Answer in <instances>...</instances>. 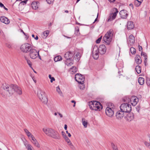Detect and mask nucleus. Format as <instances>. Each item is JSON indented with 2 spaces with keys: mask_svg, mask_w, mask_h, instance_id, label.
Returning <instances> with one entry per match:
<instances>
[{
  "mask_svg": "<svg viewBox=\"0 0 150 150\" xmlns=\"http://www.w3.org/2000/svg\"><path fill=\"white\" fill-rule=\"evenodd\" d=\"M49 78L51 79L50 82L52 83L53 81L55 80V79L54 77H52L51 75L50 74L49 75Z\"/></svg>",
  "mask_w": 150,
  "mask_h": 150,
  "instance_id": "obj_43",
  "label": "nucleus"
},
{
  "mask_svg": "<svg viewBox=\"0 0 150 150\" xmlns=\"http://www.w3.org/2000/svg\"><path fill=\"white\" fill-rule=\"evenodd\" d=\"M127 11L125 10H122L119 12L120 17L123 19L126 18L127 17L128 14Z\"/></svg>",
  "mask_w": 150,
  "mask_h": 150,
  "instance_id": "obj_13",
  "label": "nucleus"
},
{
  "mask_svg": "<svg viewBox=\"0 0 150 150\" xmlns=\"http://www.w3.org/2000/svg\"><path fill=\"white\" fill-rule=\"evenodd\" d=\"M85 119L84 118H82V124L83 125L84 127L85 128H86L87 127V124H88V122L85 121Z\"/></svg>",
  "mask_w": 150,
  "mask_h": 150,
  "instance_id": "obj_36",
  "label": "nucleus"
},
{
  "mask_svg": "<svg viewBox=\"0 0 150 150\" xmlns=\"http://www.w3.org/2000/svg\"><path fill=\"white\" fill-rule=\"evenodd\" d=\"M4 8L6 11H8V9L7 8H6L4 6L3 7Z\"/></svg>",
  "mask_w": 150,
  "mask_h": 150,
  "instance_id": "obj_64",
  "label": "nucleus"
},
{
  "mask_svg": "<svg viewBox=\"0 0 150 150\" xmlns=\"http://www.w3.org/2000/svg\"><path fill=\"white\" fill-rule=\"evenodd\" d=\"M75 79L76 81L79 83L81 84L84 83L85 78L81 74H77L75 75Z\"/></svg>",
  "mask_w": 150,
  "mask_h": 150,
  "instance_id": "obj_6",
  "label": "nucleus"
},
{
  "mask_svg": "<svg viewBox=\"0 0 150 150\" xmlns=\"http://www.w3.org/2000/svg\"><path fill=\"white\" fill-rule=\"evenodd\" d=\"M124 112L121 110L118 111L116 113V116L118 119H121L124 116Z\"/></svg>",
  "mask_w": 150,
  "mask_h": 150,
  "instance_id": "obj_15",
  "label": "nucleus"
},
{
  "mask_svg": "<svg viewBox=\"0 0 150 150\" xmlns=\"http://www.w3.org/2000/svg\"><path fill=\"white\" fill-rule=\"evenodd\" d=\"M147 62V57H146L144 58V64H145V66H147L148 64Z\"/></svg>",
  "mask_w": 150,
  "mask_h": 150,
  "instance_id": "obj_48",
  "label": "nucleus"
},
{
  "mask_svg": "<svg viewBox=\"0 0 150 150\" xmlns=\"http://www.w3.org/2000/svg\"><path fill=\"white\" fill-rule=\"evenodd\" d=\"M135 60L136 63L138 64H141L142 62V60L140 56L139 55H137L135 57Z\"/></svg>",
  "mask_w": 150,
  "mask_h": 150,
  "instance_id": "obj_20",
  "label": "nucleus"
},
{
  "mask_svg": "<svg viewBox=\"0 0 150 150\" xmlns=\"http://www.w3.org/2000/svg\"><path fill=\"white\" fill-rule=\"evenodd\" d=\"M46 1L47 2V3L49 4H51L52 2V1L50 0H46Z\"/></svg>",
  "mask_w": 150,
  "mask_h": 150,
  "instance_id": "obj_51",
  "label": "nucleus"
},
{
  "mask_svg": "<svg viewBox=\"0 0 150 150\" xmlns=\"http://www.w3.org/2000/svg\"><path fill=\"white\" fill-rule=\"evenodd\" d=\"M138 81L140 85H143L144 83V79L142 77H139L138 79Z\"/></svg>",
  "mask_w": 150,
  "mask_h": 150,
  "instance_id": "obj_28",
  "label": "nucleus"
},
{
  "mask_svg": "<svg viewBox=\"0 0 150 150\" xmlns=\"http://www.w3.org/2000/svg\"><path fill=\"white\" fill-rule=\"evenodd\" d=\"M56 91L60 95L62 96V93L59 87L58 86L56 88Z\"/></svg>",
  "mask_w": 150,
  "mask_h": 150,
  "instance_id": "obj_39",
  "label": "nucleus"
},
{
  "mask_svg": "<svg viewBox=\"0 0 150 150\" xmlns=\"http://www.w3.org/2000/svg\"><path fill=\"white\" fill-rule=\"evenodd\" d=\"M115 109L112 107H107L105 109V113L109 117H112L114 115Z\"/></svg>",
  "mask_w": 150,
  "mask_h": 150,
  "instance_id": "obj_7",
  "label": "nucleus"
},
{
  "mask_svg": "<svg viewBox=\"0 0 150 150\" xmlns=\"http://www.w3.org/2000/svg\"><path fill=\"white\" fill-rule=\"evenodd\" d=\"M28 0H25L23 1H22L20 2V3H25V4H26L27 3V2L28 1Z\"/></svg>",
  "mask_w": 150,
  "mask_h": 150,
  "instance_id": "obj_50",
  "label": "nucleus"
},
{
  "mask_svg": "<svg viewBox=\"0 0 150 150\" xmlns=\"http://www.w3.org/2000/svg\"><path fill=\"white\" fill-rule=\"evenodd\" d=\"M109 107H113L115 109V108L114 106V105L113 104H111V106H109Z\"/></svg>",
  "mask_w": 150,
  "mask_h": 150,
  "instance_id": "obj_61",
  "label": "nucleus"
},
{
  "mask_svg": "<svg viewBox=\"0 0 150 150\" xmlns=\"http://www.w3.org/2000/svg\"><path fill=\"white\" fill-rule=\"evenodd\" d=\"M88 105L92 110L99 111L102 109V106L100 102L96 101H91L88 103Z\"/></svg>",
  "mask_w": 150,
  "mask_h": 150,
  "instance_id": "obj_3",
  "label": "nucleus"
},
{
  "mask_svg": "<svg viewBox=\"0 0 150 150\" xmlns=\"http://www.w3.org/2000/svg\"><path fill=\"white\" fill-rule=\"evenodd\" d=\"M120 108L121 110L124 112H129L132 110L131 105L127 103L122 104Z\"/></svg>",
  "mask_w": 150,
  "mask_h": 150,
  "instance_id": "obj_5",
  "label": "nucleus"
},
{
  "mask_svg": "<svg viewBox=\"0 0 150 150\" xmlns=\"http://www.w3.org/2000/svg\"><path fill=\"white\" fill-rule=\"evenodd\" d=\"M49 33V31L47 30L45 32H44L43 33L44 36H45L46 37H47Z\"/></svg>",
  "mask_w": 150,
  "mask_h": 150,
  "instance_id": "obj_45",
  "label": "nucleus"
},
{
  "mask_svg": "<svg viewBox=\"0 0 150 150\" xmlns=\"http://www.w3.org/2000/svg\"><path fill=\"white\" fill-rule=\"evenodd\" d=\"M147 83L148 86H150V81L146 82Z\"/></svg>",
  "mask_w": 150,
  "mask_h": 150,
  "instance_id": "obj_60",
  "label": "nucleus"
},
{
  "mask_svg": "<svg viewBox=\"0 0 150 150\" xmlns=\"http://www.w3.org/2000/svg\"><path fill=\"white\" fill-rule=\"evenodd\" d=\"M32 142L33 144L36 147L38 148L40 147V145L38 142V141L36 140V139H35V137L34 136H32Z\"/></svg>",
  "mask_w": 150,
  "mask_h": 150,
  "instance_id": "obj_18",
  "label": "nucleus"
},
{
  "mask_svg": "<svg viewBox=\"0 0 150 150\" xmlns=\"http://www.w3.org/2000/svg\"><path fill=\"white\" fill-rule=\"evenodd\" d=\"M144 144L147 147H149V146H150V142L149 143L145 141L144 142Z\"/></svg>",
  "mask_w": 150,
  "mask_h": 150,
  "instance_id": "obj_46",
  "label": "nucleus"
},
{
  "mask_svg": "<svg viewBox=\"0 0 150 150\" xmlns=\"http://www.w3.org/2000/svg\"><path fill=\"white\" fill-rule=\"evenodd\" d=\"M113 33V30L110 29L106 33L103 37V40L106 45H109L110 44L112 39Z\"/></svg>",
  "mask_w": 150,
  "mask_h": 150,
  "instance_id": "obj_4",
  "label": "nucleus"
},
{
  "mask_svg": "<svg viewBox=\"0 0 150 150\" xmlns=\"http://www.w3.org/2000/svg\"><path fill=\"white\" fill-rule=\"evenodd\" d=\"M134 37L131 34L129 37L128 40H127V43L129 46H132L134 43Z\"/></svg>",
  "mask_w": 150,
  "mask_h": 150,
  "instance_id": "obj_11",
  "label": "nucleus"
},
{
  "mask_svg": "<svg viewBox=\"0 0 150 150\" xmlns=\"http://www.w3.org/2000/svg\"><path fill=\"white\" fill-rule=\"evenodd\" d=\"M64 128L65 130H66L67 128V125H64Z\"/></svg>",
  "mask_w": 150,
  "mask_h": 150,
  "instance_id": "obj_62",
  "label": "nucleus"
},
{
  "mask_svg": "<svg viewBox=\"0 0 150 150\" xmlns=\"http://www.w3.org/2000/svg\"><path fill=\"white\" fill-rule=\"evenodd\" d=\"M111 146L113 150H117L118 149L117 146H115L113 143L111 144Z\"/></svg>",
  "mask_w": 150,
  "mask_h": 150,
  "instance_id": "obj_42",
  "label": "nucleus"
},
{
  "mask_svg": "<svg viewBox=\"0 0 150 150\" xmlns=\"http://www.w3.org/2000/svg\"><path fill=\"white\" fill-rule=\"evenodd\" d=\"M141 3L142 2H141V1H139V0H135L134 1L135 5L137 7L139 6Z\"/></svg>",
  "mask_w": 150,
  "mask_h": 150,
  "instance_id": "obj_38",
  "label": "nucleus"
},
{
  "mask_svg": "<svg viewBox=\"0 0 150 150\" xmlns=\"http://www.w3.org/2000/svg\"><path fill=\"white\" fill-rule=\"evenodd\" d=\"M69 71L72 72V74H73L76 72L77 71V69L76 67L73 66L70 69Z\"/></svg>",
  "mask_w": 150,
  "mask_h": 150,
  "instance_id": "obj_31",
  "label": "nucleus"
},
{
  "mask_svg": "<svg viewBox=\"0 0 150 150\" xmlns=\"http://www.w3.org/2000/svg\"><path fill=\"white\" fill-rule=\"evenodd\" d=\"M81 54L79 52H77L76 54L74 56V58L77 61H79L81 57Z\"/></svg>",
  "mask_w": 150,
  "mask_h": 150,
  "instance_id": "obj_25",
  "label": "nucleus"
},
{
  "mask_svg": "<svg viewBox=\"0 0 150 150\" xmlns=\"http://www.w3.org/2000/svg\"><path fill=\"white\" fill-rule=\"evenodd\" d=\"M126 118L128 121H131L133 120L134 118V115L132 113H129L127 116Z\"/></svg>",
  "mask_w": 150,
  "mask_h": 150,
  "instance_id": "obj_21",
  "label": "nucleus"
},
{
  "mask_svg": "<svg viewBox=\"0 0 150 150\" xmlns=\"http://www.w3.org/2000/svg\"><path fill=\"white\" fill-rule=\"evenodd\" d=\"M75 34L76 35H79V28L78 26H76L75 27Z\"/></svg>",
  "mask_w": 150,
  "mask_h": 150,
  "instance_id": "obj_35",
  "label": "nucleus"
},
{
  "mask_svg": "<svg viewBox=\"0 0 150 150\" xmlns=\"http://www.w3.org/2000/svg\"><path fill=\"white\" fill-rule=\"evenodd\" d=\"M64 138L65 139L66 142L69 144V145H71L72 147H73V145L72 144L69 139L67 137L66 135H64Z\"/></svg>",
  "mask_w": 150,
  "mask_h": 150,
  "instance_id": "obj_29",
  "label": "nucleus"
},
{
  "mask_svg": "<svg viewBox=\"0 0 150 150\" xmlns=\"http://www.w3.org/2000/svg\"><path fill=\"white\" fill-rule=\"evenodd\" d=\"M33 47H20L21 51L23 53H27L29 52L30 48Z\"/></svg>",
  "mask_w": 150,
  "mask_h": 150,
  "instance_id": "obj_26",
  "label": "nucleus"
},
{
  "mask_svg": "<svg viewBox=\"0 0 150 150\" xmlns=\"http://www.w3.org/2000/svg\"><path fill=\"white\" fill-rule=\"evenodd\" d=\"M0 21L6 24H8L10 23L9 20L4 16H1L0 17Z\"/></svg>",
  "mask_w": 150,
  "mask_h": 150,
  "instance_id": "obj_16",
  "label": "nucleus"
},
{
  "mask_svg": "<svg viewBox=\"0 0 150 150\" xmlns=\"http://www.w3.org/2000/svg\"><path fill=\"white\" fill-rule=\"evenodd\" d=\"M108 1L110 3H113L116 1V0H108Z\"/></svg>",
  "mask_w": 150,
  "mask_h": 150,
  "instance_id": "obj_56",
  "label": "nucleus"
},
{
  "mask_svg": "<svg viewBox=\"0 0 150 150\" xmlns=\"http://www.w3.org/2000/svg\"><path fill=\"white\" fill-rule=\"evenodd\" d=\"M24 131L27 136L28 137H30L32 138V136H33L30 132L29 131L26 129H24Z\"/></svg>",
  "mask_w": 150,
  "mask_h": 150,
  "instance_id": "obj_30",
  "label": "nucleus"
},
{
  "mask_svg": "<svg viewBox=\"0 0 150 150\" xmlns=\"http://www.w3.org/2000/svg\"><path fill=\"white\" fill-rule=\"evenodd\" d=\"M66 132L68 134V136L69 137H70L71 136V134L70 133H69L67 131H66Z\"/></svg>",
  "mask_w": 150,
  "mask_h": 150,
  "instance_id": "obj_53",
  "label": "nucleus"
},
{
  "mask_svg": "<svg viewBox=\"0 0 150 150\" xmlns=\"http://www.w3.org/2000/svg\"><path fill=\"white\" fill-rule=\"evenodd\" d=\"M0 6L1 7H3L4 6V5L1 2H0Z\"/></svg>",
  "mask_w": 150,
  "mask_h": 150,
  "instance_id": "obj_57",
  "label": "nucleus"
},
{
  "mask_svg": "<svg viewBox=\"0 0 150 150\" xmlns=\"http://www.w3.org/2000/svg\"><path fill=\"white\" fill-rule=\"evenodd\" d=\"M38 96L40 99H42L45 96L44 93L41 89H39L38 90Z\"/></svg>",
  "mask_w": 150,
  "mask_h": 150,
  "instance_id": "obj_17",
  "label": "nucleus"
},
{
  "mask_svg": "<svg viewBox=\"0 0 150 150\" xmlns=\"http://www.w3.org/2000/svg\"><path fill=\"white\" fill-rule=\"evenodd\" d=\"M98 17V13L97 14L96 18L95 19L94 21L93 22V23H94L95 22H96L97 21Z\"/></svg>",
  "mask_w": 150,
  "mask_h": 150,
  "instance_id": "obj_54",
  "label": "nucleus"
},
{
  "mask_svg": "<svg viewBox=\"0 0 150 150\" xmlns=\"http://www.w3.org/2000/svg\"><path fill=\"white\" fill-rule=\"evenodd\" d=\"M135 70L137 74H139L141 72V67L139 66L138 65L136 66L135 68Z\"/></svg>",
  "mask_w": 150,
  "mask_h": 150,
  "instance_id": "obj_32",
  "label": "nucleus"
},
{
  "mask_svg": "<svg viewBox=\"0 0 150 150\" xmlns=\"http://www.w3.org/2000/svg\"><path fill=\"white\" fill-rule=\"evenodd\" d=\"M75 52L69 51L66 53L64 55L65 58L66 59L65 63L67 66H70L72 65L73 63L71 61V59L73 57L74 54H75Z\"/></svg>",
  "mask_w": 150,
  "mask_h": 150,
  "instance_id": "obj_2",
  "label": "nucleus"
},
{
  "mask_svg": "<svg viewBox=\"0 0 150 150\" xmlns=\"http://www.w3.org/2000/svg\"><path fill=\"white\" fill-rule=\"evenodd\" d=\"M52 134L53 135V137H51L53 138L58 139H60V137L57 131L54 130Z\"/></svg>",
  "mask_w": 150,
  "mask_h": 150,
  "instance_id": "obj_19",
  "label": "nucleus"
},
{
  "mask_svg": "<svg viewBox=\"0 0 150 150\" xmlns=\"http://www.w3.org/2000/svg\"><path fill=\"white\" fill-rule=\"evenodd\" d=\"M3 88L4 90L6 91V94H5L4 92L0 91V93L3 97H5L7 96H9L12 95L16 92L19 95L22 93L21 89L16 85L11 84L10 85L6 84L3 85Z\"/></svg>",
  "mask_w": 150,
  "mask_h": 150,
  "instance_id": "obj_1",
  "label": "nucleus"
},
{
  "mask_svg": "<svg viewBox=\"0 0 150 150\" xmlns=\"http://www.w3.org/2000/svg\"><path fill=\"white\" fill-rule=\"evenodd\" d=\"M127 29L129 30L132 29L134 27V25L132 21H128L127 23Z\"/></svg>",
  "mask_w": 150,
  "mask_h": 150,
  "instance_id": "obj_23",
  "label": "nucleus"
},
{
  "mask_svg": "<svg viewBox=\"0 0 150 150\" xmlns=\"http://www.w3.org/2000/svg\"><path fill=\"white\" fill-rule=\"evenodd\" d=\"M62 134L64 137V135H66V134H65V133L64 132H63V131L62 132Z\"/></svg>",
  "mask_w": 150,
  "mask_h": 150,
  "instance_id": "obj_63",
  "label": "nucleus"
},
{
  "mask_svg": "<svg viewBox=\"0 0 150 150\" xmlns=\"http://www.w3.org/2000/svg\"><path fill=\"white\" fill-rule=\"evenodd\" d=\"M42 102L45 104H47V102L48 100L47 98L45 96L42 98V99H40Z\"/></svg>",
  "mask_w": 150,
  "mask_h": 150,
  "instance_id": "obj_34",
  "label": "nucleus"
},
{
  "mask_svg": "<svg viewBox=\"0 0 150 150\" xmlns=\"http://www.w3.org/2000/svg\"><path fill=\"white\" fill-rule=\"evenodd\" d=\"M98 47H93L92 52L93 57L95 60H97L99 57V52L98 51Z\"/></svg>",
  "mask_w": 150,
  "mask_h": 150,
  "instance_id": "obj_9",
  "label": "nucleus"
},
{
  "mask_svg": "<svg viewBox=\"0 0 150 150\" xmlns=\"http://www.w3.org/2000/svg\"><path fill=\"white\" fill-rule=\"evenodd\" d=\"M39 3L38 1H35L33 2L31 4V7L34 9L36 10L38 8V4Z\"/></svg>",
  "mask_w": 150,
  "mask_h": 150,
  "instance_id": "obj_24",
  "label": "nucleus"
},
{
  "mask_svg": "<svg viewBox=\"0 0 150 150\" xmlns=\"http://www.w3.org/2000/svg\"><path fill=\"white\" fill-rule=\"evenodd\" d=\"M106 50V47H98V51H99V53L101 54H105Z\"/></svg>",
  "mask_w": 150,
  "mask_h": 150,
  "instance_id": "obj_22",
  "label": "nucleus"
},
{
  "mask_svg": "<svg viewBox=\"0 0 150 150\" xmlns=\"http://www.w3.org/2000/svg\"><path fill=\"white\" fill-rule=\"evenodd\" d=\"M29 52L30 57L32 59H35L39 55V51H37L32 48H30Z\"/></svg>",
  "mask_w": 150,
  "mask_h": 150,
  "instance_id": "obj_8",
  "label": "nucleus"
},
{
  "mask_svg": "<svg viewBox=\"0 0 150 150\" xmlns=\"http://www.w3.org/2000/svg\"><path fill=\"white\" fill-rule=\"evenodd\" d=\"M58 114L59 115L61 118H62L63 117L62 115V114H61L60 113L58 112Z\"/></svg>",
  "mask_w": 150,
  "mask_h": 150,
  "instance_id": "obj_58",
  "label": "nucleus"
},
{
  "mask_svg": "<svg viewBox=\"0 0 150 150\" xmlns=\"http://www.w3.org/2000/svg\"><path fill=\"white\" fill-rule=\"evenodd\" d=\"M102 36H101L100 38H99L98 39H97L96 41V43H99L100 42L102 38Z\"/></svg>",
  "mask_w": 150,
  "mask_h": 150,
  "instance_id": "obj_44",
  "label": "nucleus"
},
{
  "mask_svg": "<svg viewBox=\"0 0 150 150\" xmlns=\"http://www.w3.org/2000/svg\"><path fill=\"white\" fill-rule=\"evenodd\" d=\"M130 51L131 53L134 54L136 53V50L134 47H130Z\"/></svg>",
  "mask_w": 150,
  "mask_h": 150,
  "instance_id": "obj_40",
  "label": "nucleus"
},
{
  "mask_svg": "<svg viewBox=\"0 0 150 150\" xmlns=\"http://www.w3.org/2000/svg\"><path fill=\"white\" fill-rule=\"evenodd\" d=\"M28 150H32V146L30 144H28L26 146Z\"/></svg>",
  "mask_w": 150,
  "mask_h": 150,
  "instance_id": "obj_47",
  "label": "nucleus"
},
{
  "mask_svg": "<svg viewBox=\"0 0 150 150\" xmlns=\"http://www.w3.org/2000/svg\"><path fill=\"white\" fill-rule=\"evenodd\" d=\"M62 57L60 56H57L54 57V60L55 62H57L60 61Z\"/></svg>",
  "mask_w": 150,
  "mask_h": 150,
  "instance_id": "obj_37",
  "label": "nucleus"
},
{
  "mask_svg": "<svg viewBox=\"0 0 150 150\" xmlns=\"http://www.w3.org/2000/svg\"><path fill=\"white\" fill-rule=\"evenodd\" d=\"M25 60L27 62L29 66L32 69H33V68L32 66V64L31 61L30 60L28 59V58L26 57H25Z\"/></svg>",
  "mask_w": 150,
  "mask_h": 150,
  "instance_id": "obj_33",
  "label": "nucleus"
},
{
  "mask_svg": "<svg viewBox=\"0 0 150 150\" xmlns=\"http://www.w3.org/2000/svg\"><path fill=\"white\" fill-rule=\"evenodd\" d=\"M139 99L135 96H133L131 98L130 102L132 105L134 106H135L139 101Z\"/></svg>",
  "mask_w": 150,
  "mask_h": 150,
  "instance_id": "obj_12",
  "label": "nucleus"
},
{
  "mask_svg": "<svg viewBox=\"0 0 150 150\" xmlns=\"http://www.w3.org/2000/svg\"><path fill=\"white\" fill-rule=\"evenodd\" d=\"M21 32H22L24 35L26 36V35L25 33L22 29H21Z\"/></svg>",
  "mask_w": 150,
  "mask_h": 150,
  "instance_id": "obj_55",
  "label": "nucleus"
},
{
  "mask_svg": "<svg viewBox=\"0 0 150 150\" xmlns=\"http://www.w3.org/2000/svg\"><path fill=\"white\" fill-rule=\"evenodd\" d=\"M53 130V129L50 128H44L43 129L44 132L47 135L50 137H53L52 133Z\"/></svg>",
  "mask_w": 150,
  "mask_h": 150,
  "instance_id": "obj_10",
  "label": "nucleus"
},
{
  "mask_svg": "<svg viewBox=\"0 0 150 150\" xmlns=\"http://www.w3.org/2000/svg\"><path fill=\"white\" fill-rule=\"evenodd\" d=\"M113 11H115V12L114 13H111L110 16V17L111 18V21L115 19L117 16V13L118 12L117 9L116 8H114Z\"/></svg>",
  "mask_w": 150,
  "mask_h": 150,
  "instance_id": "obj_14",
  "label": "nucleus"
},
{
  "mask_svg": "<svg viewBox=\"0 0 150 150\" xmlns=\"http://www.w3.org/2000/svg\"><path fill=\"white\" fill-rule=\"evenodd\" d=\"M52 23L50 22L48 26H49V29H50L51 28V26L52 25Z\"/></svg>",
  "mask_w": 150,
  "mask_h": 150,
  "instance_id": "obj_49",
  "label": "nucleus"
},
{
  "mask_svg": "<svg viewBox=\"0 0 150 150\" xmlns=\"http://www.w3.org/2000/svg\"><path fill=\"white\" fill-rule=\"evenodd\" d=\"M131 98L129 96H125L123 98V100L124 102L129 103L130 102Z\"/></svg>",
  "mask_w": 150,
  "mask_h": 150,
  "instance_id": "obj_27",
  "label": "nucleus"
},
{
  "mask_svg": "<svg viewBox=\"0 0 150 150\" xmlns=\"http://www.w3.org/2000/svg\"><path fill=\"white\" fill-rule=\"evenodd\" d=\"M63 36L64 37L66 38H67L68 39H71V37H69L67 36H66L64 35Z\"/></svg>",
  "mask_w": 150,
  "mask_h": 150,
  "instance_id": "obj_59",
  "label": "nucleus"
},
{
  "mask_svg": "<svg viewBox=\"0 0 150 150\" xmlns=\"http://www.w3.org/2000/svg\"><path fill=\"white\" fill-rule=\"evenodd\" d=\"M141 54L142 55H143L145 57H147V56L145 55L146 54L143 52H142Z\"/></svg>",
  "mask_w": 150,
  "mask_h": 150,
  "instance_id": "obj_52",
  "label": "nucleus"
},
{
  "mask_svg": "<svg viewBox=\"0 0 150 150\" xmlns=\"http://www.w3.org/2000/svg\"><path fill=\"white\" fill-rule=\"evenodd\" d=\"M31 44L28 43H25L22 45V47H31Z\"/></svg>",
  "mask_w": 150,
  "mask_h": 150,
  "instance_id": "obj_41",
  "label": "nucleus"
}]
</instances>
